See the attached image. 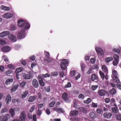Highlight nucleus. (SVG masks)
<instances>
[{"label":"nucleus","mask_w":121,"mask_h":121,"mask_svg":"<svg viewBox=\"0 0 121 121\" xmlns=\"http://www.w3.org/2000/svg\"><path fill=\"white\" fill-rule=\"evenodd\" d=\"M117 119L118 120H121V114L119 113L116 116Z\"/></svg>","instance_id":"09e8293b"},{"label":"nucleus","mask_w":121,"mask_h":121,"mask_svg":"<svg viewBox=\"0 0 121 121\" xmlns=\"http://www.w3.org/2000/svg\"><path fill=\"white\" fill-rule=\"evenodd\" d=\"M23 77L24 78L26 79H30L31 78V76L27 74H24Z\"/></svg>","instance_id":"c756f323"},{"label":"nucleus","mask_w":121,"mask_h":121,"mask_svg":"<svg viewBox=\"0 0 121 121\" xmlns=\"http://www.w3.org/2000/svg\"><path fill=\"white\" fill-rule=\"evenodd\" d=\"M10 33L9 31H4L0 33V37H4V36L9 35Z\"/></svg>","instance_id":"f3484780"},{"label":"nucleus","mask_w":121,"mask_h":121,"mask_svg":"<svg viewBox=\"0 0 121 121\" xmlns=\"http://www.w3.org/2000/svg\"><path fill=\"white\" fill-rule=\"evenodd\" d=\"M21 64L24 65H26V61L25 60H22L21 61Z\"/></svg>","instance_id":"774afa93"},{"label":"nucleus","mask_w":121,"mask_h":121,"mask_svg":"<svg viewBox=\"0 0 121 121\" xmlns=\"http://www.w3.org/2000/svg\"><path fill=\"white\" fill-rule=\"evenodd\" d=\"M9 39L10 40L14 42L17 41V39L15 36L12 34H9L8 35Z\"/></svg>","instance_id":"1a4fd4ad"},{"label":"nucleus","mask_w":121,"mask_h":121,"mask_svg":"<svg viewBox=\"0 0 121 121\" xmlns=\"http://www.w3.org/2000/svg\"><path fill=\"white\" fill-rule=\"evenodd\" d=\"M98 87V85L94 86L93 85L92 86V88L93 90H95Z\"/></svg>","instance_id":"e2e57ef3"},{"label":"nucleus","mask_w":121,"mask_h":121,"mask_svg":"<svg viewBox=\"0 0 121 121\" xmlns=\"http://www.w3.org/2000/svg\"><path fill=\"white\" fill-rule=\"evenodd\" d=\"M45 54L47 58H48L50 56V54L49 52L46 51H45Z\"/></svg>","instance_id":"49530a36"},{"label":"nucleus","mask_w":121,"mask_h":121,"mask_svg":"<svg viewBox=\"0 0 121 121\" xmlns=\"http://www.w3.org/2000/svg\"><path fill=\"white\" fill-rule=\"evenodd\" d=\"M99 74L102 80H104L105 78V75L104 73L102 71H99Z\"/></svg>","instance_id":"7c9ffc66"},{"label":"nucleus","mask_w":121,"mask_h":121,"mask_svg":"<svg viewBox=\"0 0 121 121\" xmlns=\"http://www.w3.org/2000/svg\"><path fill=\"white\" fill-rule=\"evenodd\" d=\"M71 86V85L70 82H68L67 84L66 85L65 87V88H67L70 87Z\"/></svg>","instance_id":"37998d69"},{"label":"nucleus","mask_w":121,"mask_h":121,"mask_svg":"<svg viewBox=\"0 0 121 121\" xmlns=\"http://www.w3.org/2000/svg\"><path fill=\"white\" fill-rule=\"evenodd\" d=\"M102 70L104 72L108 73V70L106 66L105 65H103L102 66Z\"/></svg>","instance_id":"a878e982"},{"label":"nucleus","mask_w":121,"mask_h":121,"mask_svg":"<svg viewBox=\"0 0 121 121\" xmlns=\"http://www.w3.org/2000/svg\"><path fill=\"white\" fill-rule=\"evenodd\" d=\"M3 58L4 59V60L7 64H8L9 63L8 59L6 56L5 55L3 56Z\"/></svg>","instance_id":"c85d7f7f"},{"label":"nucleus","mask_w":121,"mask_h":121,"mask_svg":"<svg viewBox=\"0 0 121 121\" xmlns=\"http://www.w3.org/2000/svg\"><path fill=\"white\" fill-rule=\"evenodd\" d=\"M102 111V109L101 108H98L96 110L97 112L99 114H101Z\"/></svg>","instance_id":"a18cd8bd"},{"label":"nucleus","mask_w":121,"mask_h":121,"mask_svg":"<svg viewBox=\"0 0 121 121\" xmlns=\"http://www.w3.org/2000/svg\"><path fill=\"white\" fill-rule=\"evenodd\" d=\"M77 101L76 100H74L73 107L75 108H79V106L78 105L77 103Z\"/></svg>","instance_id":"f704fd0d"},{"label":"nucleus","mask_w":121,"mask_h":121,"mask_svg":"<svg viewBox=\"0 0 121 121\" xmlns=\"http://www.w3.org/2000/svg\"><path fill=\"white\" fill-rule=\"evenodd\" d=\"M17 28L16 26L13 24H11L9 27V29L11 31H14Z\"/></svg>","instance_id":"6ab92c4d"},{"label":"nucleus","mask_w":121,"mask_h":121,"mask_svg":"<svg viewBox=\"0 0 121 121\" xmlns=\"http://www.w3.org/2000/svg\"><path fill=\"white\" fill-rule=\"evenodd\" d=\"M6 42L5 41L3 40H0V44L4 45L6 44Z\"/></svg>","instance_id":"de8ad7c7"},{"label":"nucleus","mask_w":121,"mask_h":121,"mask_svg":"<svg viewBox=\"0 0 121 121\" xmlns=\"http://www.w3.org/2000/svg\"><path fill=\"white\" fill-rule=\"evenodd\" d=\"M79 108L81 111L82 112H86V110L83 107H80Z\"/></svg>","instance_id":"8fccbe9b"},{"label":"nucleus","mask_w":121,"mask_h":121,"mask_svg":"<svg viewBox=\"0 0 121 121\" xmlns=\"http://www.w3.org/2000/svg\"><path fill=\"white\" fill-rule=\"evenodd\" d=\"M98 93L101 96H104L106 93V92L105 90L102 89L100 90L99 91Z\"/></svg>","instance_id":"dca6fc26"},{"label":"nucleus","mask_w":121,"mask_h":121,"mask_svg":"<svg viewBox=\"0 0 121 121\" xmlns=\"http://www.w3.org/2000/svg\"><path fill=\"white\" fill-rule=\"evenodd\" d=\"M90 116L92 118H94L95 117V115L93 112H91L90 113Z\"/></svg>","instance_id":"473e14b6"},{"label":"nucleus","mask_w":121,"mask_h":121,"mask_svg":"<svg viewBox=\"0 0 121 121\" xmlns=\"http://www.w3.org/2000/svg\"><path fill=\"white\" fill-rule=\"evenodd\" d=\"M32 84L33 86L36 88H38L39 86V83L38 81L36 79L33 80L32 81Z\"/></svg>","instance_id":"2eb2a0df"},{"label":"nucleus","mask_w":121,"mask_h":121,"mask_svg":"<svg viewBox=\"0 0 121 121\" xmlns=\"http://www.w3.org/2000/svg\"><path fill=\"white\" fill-rule=\"evenodd\" d=\"M95 49L97 53L99 56H101L104 55V51L101 48L96 47L95 48Z\"/></svg>","instance_id":"423d86ee"},{"label":"nucleus","mask_w":121,"mask_h":121,"mask_svg":"<svg viewBox=\"0 0 121 121\" xmlns=\"http://www.w3.org/2000/svg\"><path fill=\"white\" fill-rule=\"evenodd\" d=\"M35 105H33L31 107L30 110V112H32L35 109Z\"/></svg>","instance_id":"3c124183"},{"label":"nucleus","mask_w":121,"mask_h":121,"mask_svg":"<svg viewBox=\"0 0 121 121\" xmlns=\"http://www.w3.org/2000/svg\"><path fill=\"white\" fill-rule=\"evenodd\" d=\"M91 105L93 107H96L97 106V103L92 102L91 104Z\"/></svg>","instance_id":"0e129e2a"},{"label":"nucleus","mask_w":121,"mask_h":121,"mask_svg":"<svg viewBox=\"0 0 121 121\" xmlns=\"http://www.w3.org/2000/svg\"><path fill=\"white\" fill-rule=\"evenodd\" d=\"M28 93V91H26L23 92L22 94V98H24L27 96Z\"/></svg>","instance_id":"b1692460"},{"label":"nucleus","mask_w":121,"mask_h":121,"mask_svg":"<svg viewBox=\"0 0 121 121\" xmlns=\"http://www.w3.org/2000/svg\"><path fill=\"white\" fill-rule=\"evenodd\" d=\"M46 113L48 115H49L51 113L50 109L48 108L46 109Z\"/></svg>","instance_id":"052dcab7"},{"label":"nucleus","mask_w":121,"mask_h":121,"mask_svg":"<svg viewBox=\"0 0 121 121\" xmlns=\"http://www.w3.org/2000/svg\"><path fill=\"white\" fill-rule=\"evenodd\" d=\"M118 61L117 60L114 61L113 62V64L115 66L117 65L118 64Z\"/></svg>","instance_id":"338daca9"},{"label":"nucleus","mask_w":121,"mask_h":121,"mask_svg":"<svg viewBox=\"0 0 121 121\" xmlns=\"http://www.w3.org/2000/svg\"><path fill=\"white\" fill-rule=\"evenodd\" d=\"M76 73L74 70L72 71L70 73V75L72 76H75Z\"/></svg>","instance_id":"13d9d810"},{"label":"nucleus","mask_w":121,"mask_h":121,"mask_svg":"<svg viewBox=\"0 0 121 121\" xmlns=\"http://www.w3.org/2000/svg\"><path fill=\"white\" fill-rule=\"evenodd\" d=\"M19 85L17 84H15L14 85L11 89V92H13L15 91L17 89Z\"/></svg>","instance_id":"aec40b11"},{"label":"nucleus","mask_w":121,"mask_h":121,"mask_svg":"<svg viewBox=\"0 0 121 121\" xmlns=\"http://www.w3.org/2000/svg\"><path fill=\"white\" fill-rule=\"evenodd\" d=\"M113 58L112 57H108L106 58L105 61L106 62L108 63L112 60Z\"/></svg>","instance_id":"cd10ccee"},{"label":"nucleus","mask_w":121,"mask_h":121,"mask_svg":"<svg viewBox=\"0 0 121 121\" xmlns=\"http://www.w3.org/2000/svg\"><path fill=\"white\" fill-rule=\"evenodd\" d=\"M115 99L114 98H112L111 99V102L113 103L114 106L116 107V108H117V106L116 104L115 103Z\"/></svg>","instance_id":"72a5a7b5"},{"label":"nucleus","mask_w":121,"mask_h":121,"mask_svg":"<svg viewBox=\"0 0 121 121\" xmlns=\"http://www.w3.org/2000/svg\"><path fill=\"white\" fill-rule=\"evenodd\" d=\"M26 84V83L25 82H22L20 84V85L22 87H24Z\"/></svg>","instance_id":"4d7b16f0"},{"label":"nucleus","mask_w":121,"mask_h":121,"mask_svg":"<svg viewBox=\"0 0 121 121\" xmlns=\"http://www.w3.org/2000/svg\"><path fill=\"white\" fill-rule=\"evenodd\" d=\"M36 98L35 96H30L28 99V101L29 102H32Z\"/></svg>","instance_id":"bb28decb"},{"label":"nucleus","mask_w":121,"mask_h":121,"mask_svg":"<svg viewBox=\"0 0 121 121\" xmlns=\"http://www.w3.org/2000/svg\"><path fill=\"white\" fill-rule=\"evenodd\" d=\"M79 112L76 110L72 111L70 112V115L72 117H75L77 116Z\"/></svg>","instance_id":"9b49d317"},{"label":"nucleus","mask_w":121,"mask_h":121,"mask_svg":"<svg viewBox=\"0 0 121 121\" xmlns=\"http://www.w3.org/2000/svg\"><path fill=\"white\" fill-rule=\"evenodd\" d=\"M110 92L112 95H114L116 93V90L115 89L112 88L110 91Z\"/></svg>","instance_id":"c9c22d12"},{"label":"nucleus","mask_w":121,"mask_h":121,"mask_svg":"<svg viewBox=\"0 0 121 121\" xmlns=\"http://www.w3.org/2000/svg\"><path fill=\"white\" fill-rule=\"evenodd\" d=\"M112 51L116 53H118L120 52V50L118 48H113L112 49Z\"/></svg>","instance_id":"e433bc0d"},{"label":"nucleus","mask_w":121,"mask_h":121,"mask_svg":"<svg viewBox=\"0 0 121 121\" xmlns=\"http://www.w3.org/2000/svg\"><path fill=\"white\" fill-rule=\"evenodd\" d=\"M42 113V111L39 109H38L37 112V113L38 115H41Z\"/></svg>","instance_id":"bf43d9fd"},{"label":"nucleus","mask_w":121,"mask_h":121,"mask_svg":"<svg viewBox=\"0 0 121 121\" xmlns=\"http://www.w3.org/2000/svg\"><path fill=\"white\" fill-rule=\"evenodd\" d=\"M68 63V61L67 59H64L61 61L60 66L62 69L63 70L67 68L66 65Z\"/></svg>","instance_id":"20e7f679"},{"label":"nucleus","mask_w":121,"mask_h":121,"mask_svg":"<svg viewBox=\"0 0 121 121\" xmlns=\"http://www.w3.org/2000/svg\"><path fill=\"white\" fill-rule=\"evenodd\" d=\"M26 115L24 111H22L20 115V117L19 119V121H25V119L26 117Z\"/></svg>","instance_id":"0eeeda50"},{"label":"nucleus","mask_w":121,"mask_h":121,"mask_svg":"<svg viewBox=\"0 0 121 121\" xmlns=\"http://www.w3.org/2000/svg\"><path fill=\"white\" fill-rule=\"evenodd\" d=\"M85 65L84 63H82L81 65V70L83 72L84 70V69L85 67Z\"/></svg>","instance_id":"6e6d98bb"},{"label":"nucleus","mask_w":121,"mask_h":121,"mask_svg":"<svg viewBox=\"0 0 121 121\" xmlns=\"http://www.w3.org/2000/svg\"><path fill=\"white\" fill-rule=\"evenodd\" d=\"M91 101V99L90 98H87L86 100L84 101L83 102L85 103L89 104L90 103Z\"/></svg>","instance_id":"4c0bfd02"},{"label":"nucleus","mask_w":121,"mask_h":121,"mask_svg":"<svg viewBox=\"0 0 121 121\" xmlns=\"http://www.w3.org/2000/svg\"><path fill=\"white\" fill-rule=\"evenodd\" d=\"M15 110V108H11L9 110V113L12 117H13L15 115L14 112V110Z\"/></svg>","instance_id":"412c9836"},{"label":"nucleus","mask_w":121,"mask_h":121,"mask_svg":"<svg viewBox=\"0 0 121 121\" xmlns=\"http://www.w3.org/2000/svg\"><path fill=\"white\" fill-rule=\"evenodd\" d=\"M23 70L22 67H19L17 68L15 72L17 73H18L21 72Z\"/></svg>","instance_id":"2f4dec72"},{"label":"nucleus","mask_w":121,"mask_h":121,"mask_svg":"<svg viewBox=\"0 0 121 121\" xmlns=\"http://www.w3.org/2000/svg\"><path fill=\"white\" fill-rule=\"evenodd\" d=\"M7 66L9 69H14L15 68L12 65L10 64H8Z\"/></svg>","instance_id":"a19ab883"},{"label":"nucleus","mask_w":121,"mask_h":121,"mask_svg":"<svg viewBox=\"0 0 121 121\" xmlns=\"http://www.w3.org/2000/svg\"><path fill=\"white\" fill-rule=\"evenodd\" d=\"M39 82L40 85L42 86H43L44 85V83L43 81V80H39Z\"/></svg>","instance_id":"c03bdc74"},{"label":"nucleus","mask_w":121,"mask_h":121,"mask_svg":"<svg viewBox=\"0 0 121 121\" xmlns=\"http://www.w3.org/2000/svg\"><path fill=\"white\" fill-rule=\"evenodd\" d=\"M13 14L10 13H5L2 15L3 17L6 19H9L13 17Z\"/></svg>","instance_id":"9d476101"},{"label":"nucleus","mask_w":121,"mask_h":121,"mask_svg":"<svg viewBox=\"0 0 121 121\" xmlns=\"http://www.w3.org/2000/svg\"><path fill=\"white\" fill-rule=\"evenodd\" d=\"M78 98L80 99H83L84 98V96L82 94H80L79 95Z\"/></svg>","instance_id":"864d4df0"},{"label":"nucleus","mask_w":121,"mask_h":121,"mask_svg":"<svg viewBox=\"0 0 121 121\" xmlns=\"http://www.w3.org/2000/svg\"><path fill=\"white\" fill-rule=\"evenodd\" d=\"M112 112L115 113H117L118 112V110L116 108L113 107L112 108Z\"/></svg>","instance_id":"ea45409f"},{"label":"nucleus","mask_w":121,"mask_h":121,"mask_svg":"<svg viewBox=\"0 0 121 121\" xmlns=\"http://www.w3.org/2000/svg\"><path fill=\"white\" fill-rule=\"evenodd\" d=\"M51 75L53 76H55L58 75V73L56 71L53 72L51 73Z\"/></svg>","instance_id":"58836bf2"},{"label":"nucleus","mask_w":121,"mask_h":121,"mask_svg":"<svg viewBox=\"0 0 121 121\" xmlns=\"http://www.w3.org/2000/svg\"><path fill=\"white\" fill-rule=\"evenodd\" d=\"M91 79L93 81H95L96 82H97L98 81L97 76L94 74H93L92 75Z\"/></svg>","instance_id":"5701e85b"},{"label":"nucleus","mask_w":121,"mask_h":121,"mask_svg":"<svg viewBox=\"0 0 121 121\" xmlns=\"http://www.w3.org/2000/svg\"><path fill=\"white\" fill-rule=\"evenodd\" d=\"M67 93L66 92L63 93L62 95V97L64 101L66 103H69L70 100L68 98Z\"/></svg>","instance_id":"39448f33"},{"label":"nucleus","mask_w":121,"mask_h":121,"mask_svg":"<svg viewBox=\"0 0 121 121\" xmlns=\"http://www.w3.org/2000/svg\"><path fill=\"white\" fill-rule=\"evenodd\" d=\"M43 77L44 78L49 77L50 75L48 73H46V74L42 75Z\"/></svg>","instance_id":"680f3d73"},{"label":"nucleus","mask_w":121,"mask_h":121,"mask_svg":"<svg viewBox=\"0 0 121 121\" xmlns=\"http://www.w3.org/2000/svg\"><path fill=\"white\" fill-rule=\"evenodd\" d=\"M10 47L8 46H4L1 48V50L2 52H8L10 50Z\"/></svg>","instance_id":"4468645a"},{"label":"nucleus","mask_w":121,"mask_h":121,"mask_svg":"<svg viewBox=\"0 0 121 121\" xmlns=\"http://www.w3.org/2000/svg\"><path fill=\"white\" fill-rule=\"evenodd\" d=\"M53 110L58 113H63L64 112L63 110L61 108H54Z\"/></svg>","instance_id":"a211bd4d"},{"label":"nucleus","mask_w":121,"mask_h":121,"mask_svg":"<svg viewBox=\"0 0 121 121\" xmlns=\"http://www.w3.org/2000/svg\"><path fill=\"white\" fill-rule=\"evenodd\" d=\"M9 114H7L4 116L0 117V121H6L10 117Z\"/></svg>","instance_id":"6e6552de"},{"label":"nucleus","mask_w":121,"mask_h":121,"mask_svg":"<svg viewBox=\"0 0 121 121\" xmlns=\"http://www.w3.org/2000/svg\"><path fill=\"white\" fill-rule=\"evenodd\" d=\"M112 116V114L111 112H106L103 114L104 117L108 119L110 118Z\"/></svg>","instance_id":"ddd939ff"},{"label":"nucleus","mask_w":121,"mask_h":121,"mask_svg":"<svg viewBox=\"0 0 121 121\" xmlns=\"http://www.w3.org/2000/svg\"><path fill=\"white\" fill-rule=\"evenodd\" d=\"M26 36L25 31L23 30H20L18 33L17 37L19 39H21L25 38Z\"/></svg>","instance_id":"7ed1b4c3"},{"label":"nucleus","mask_w":121,"mask_h":121,"mask_svg":"<svg viewBox=\"0 0 121 121\" xmlns=\"http://www.w3.org/2000/svg\"><path fill=\"white\" fill-rule=\"evenodd\" d=\"M33 121H37L36 116L35 114L33 115Z\"/></svg>","instance_id":"69168bd1"},{"label":"nucleus","mask_w":121,"mask_h":121,"mask_svg":"<svg viewBox=\"0 0 121 121\" xmlns=\"http://www.w3.org/2000/svg\"><path fill=\"white\" fill-rule=\"evenodd\" d=\"M114 58L115 60L119 61V57L117 55H114Z\"/></svg>","instance_id":"79ce46f5"},{"label":"nucleus","mask_w":121,"mask_h":121,"mask_svg":"<svg viewBox=\"0 0 121 121\" xmlns=\"http://www.w3.org/2000/svg\"><path fill=\"white\" fill-rule=\"evenodd\" d=\"M0 9L2 10L6 11H9L10 10V8L6 6L2 5L0 6Z\"/></svg>","instance_id":"4be33fe9"},{"label":"nucleus","mask_w":121,"mask_h":121,"mask_svg":"<svg viewBox=\"0 0 121 121\" xmlns=\"http://www.w3.org/2000/svg\"><path fill=\"white\" fill-rule=\"evenodd\" d=\"M8 110V109L6 108H4V109L2 110L1 113H4V112H7Z\"/></svg>","instance_id":"603ef678"},{"label":"nucleus","mask_w":121,"mask_h":121,"mask_svg":"<svg viewBox=\"0 0 121 121\" xmlns=\"http://www.w3.org/2000/svg\"><path fill=\"white\" fill-rule=\"evenodd\" d=\"M55 104V101L51 102L49 104V106L51 107H53Z\"/></svg>","instance_id":"5fc2aeb1"},{"label":"nucleus","mask_w":121,"mask_h":121,"mask_svg":"<svg viewBox=\"0 0 121 121\" xmlns=\"http://www.w3.org/2000/svg\"><path fill=\"white\" fill-rule=\"evenodd\" d=\"M112 74L111 76L114 81L116 82L119 83L120 80L117 77V71L114 70L112 71Z\"/></svg>","instance_id":"f03ea898"},{"label":"nucleus","mask_w":121,"mask_h":121,"mask_svg":"<svg viewBox=\"0 0 121 121\" xmlns=\"http://www.w3.org/2000/svg\"><path fill=\"white\" fill-rule=\"evenodd\" d=\"M11 98L10 95L9 94H8L5 99L6 104H8L11 102Z\"/></svg>","instance_id":"f8f14e48"},{"label":"nucleus","mask_w":121,"mask_h":121,"mask_svg":"<svg viewBox=\"0 0 121 121\" xmlns=\"http://www.w3.org/2000/svg\"><path fill=\"white\" fill-rule=\"evenodd\" d=\"M17 26L21 29L28 30L30 27V24L28 22L20 19L18 21Z\"/></svg>","instance_id":"f257e3e1"},{"label":"nucleus","mask_w":121,"mask_h":121,"mask_svg":"<svg viewBox=\"0 0 121 121\" xmlns=\"http://www.w3.org/2000/svg\"><path fill=\"white\" fill-rule=\"evenodd\" d=\"M13 81V79L12 78H11L9 79H7L5 81V84L6 85H8L11 82H12Z\"/></svg>","instance_id":"393cba45"}]
</instances>
